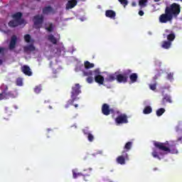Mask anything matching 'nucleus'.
Instances as JSON below:
<instances>
[{"label": "nucleus", "mask_w": 182, "mask_h": 182, "mask_svg": "<svg viewBox=\"0 0 182 182\" xmlns=\"http://www.w3.org/2000/svg\"><path fill=\"white\" fill-rule=\"evenodd\" d=\"M44 17L43 15H36L33 18V25L36 29H41L42 25L43 24Z\"/></svg>", "instance_id": "39448f33"}, {"label": "nucleus", "mask_w": 182, "mask_h": 182, "mask_svg": "<svg viewBox=\"0 0 182 182\" xmlns=\"http://www.w3.org/2000/svg\"><path fill=\"white\" fill-rule=\"evenodd\" d=\"M4 50H5L4 48L0 47V53H4Z\"/></svg>", "instance_id": "c03bdc74"}, {"label": "nucleus", "mask_w": 182, "mask_h": 182, "mask_svg": "<svg viewBox=\"0 0 182 182\" xmlns=\"http://www.w3.org/2000/svg\"><path fill=\"white\" fill-rule=\"evenodd\" d=\"M105 16L110 18L111 19H116V11L113 10H107L105 11Z\"/></svg>", "instance_id": "ddd939ff"}, {"label": "nucleus", "mask_w": 182, "mask_h": 182, "mask_svg": "<svg viewBox=\"0 0 182 182\" xmlns=\"http://www.w3.org/2000/svg\"><path fill=\"white\" fill-rule=\"evenodd\" d=\"M149 87H150L151 90H156V84H150Z\"/></svg>", "instance_id": "4c0bfd02"}, {"label": "nucleus", "mask_w": 182, "mask_h": 182, "mask_svg": "<svg viewBox=\"0 0 182 182\" xmlns=\"http://www.w3.org/2000/svg\"><path fill=\"white\" fill-rule=\"evenodd\" d=\"M154 146L156 147V149H158V150H160L161 151H166V153H171V154H177L178 153L176 144H169L168 141L164 143L154 141Z\"/></svg>", "instance_id": "f03ea898"}, {"label": "nucleus", "mask_w": 182, "mask_h": 182, "mask_svg": "<svg viewBox=\"0 0 182 182\" xmlns=\"http://www.w3.org/2000/svg\"><path fill=\"white\" fill-rule=\"evenodd\" d=\"M166 36L167 38V41L171 43V42H173V41L176 39V34H174V33H171L170 34H168V35L164 34V38H166Z\"/></svg>", "instance_id": "6ab92c4d"}, {"label": "nucleus", "mask_w": 182, "mask_h": 182, "mask_svg": "<svg viewBox=\"0 0 182 182\" xmlns=\"http://www.w3.org/2000/svg\"><path fill=\"white\" fill-rule=\"evenodd\" d=\"M159 154H163V153L161 152H159L157 151V149H154L153 151L151 153V156L154 158V159H158V160H161V158H160V156Z\"/></svg>", "instance_id": "b1692460"}, {"label": "nucleus", "mask_w": 182, "mask_h": 182, "mask_svg": "<svg viewBox=\"0 0 182 182\" xmlns=\"http://www.w3.org/2000/svg\"><path fill=\"white\" fill-rule=\"evenodd\" d=\"M102 113L105 114V116H109L110 114V107L107 104L102 105Z\"/></svg>", "instance_id": "9d476101"}, {"label": "nucleus", "mask_w": 182, "mask_h": 182, "mask_svg": "<svg viewBox=\"0 0 182 182\" xmlns=\"http://www.w3.org/2000/svg\"><path fill=\"white\" fill-rule=\"evenodd\" d=\"M0 100H4V94L0 93Z\"/></svg>", "instance_id": "a18cd8bd"}, {"label": "nucleus", "mask_w": 182, "mask_h": 182, "mask_svg": "<svg viewBox=\"0 0 182 182\" xmlns=\"http://www.w3.org/2000/svg\"><path fill=\"white\" fill-rule=\"evenodd\" d=\"M166 112V109L164 108H159L156 110V116L160 117V116H163L164 113Z\"/></svg>", "instance_id": "cd10ccee"}, {"label": "nucleus", "mask_w": 182, "mask_h": 182, "mask_svg": "<svg viewBox=\"0 0 182 182\" xmlns=\"http://www.w3.org/2000/svg\"><path fill=\"white\" fill-rule=\"evenodd\" d=\"M139 15L140 16H143V15H144V11H139Z\"/></svg>", "instance_id": "79ce46f5"}, {"label": "nucleus", "mask_w": 182, "mask_h": 182, "mask_svg": "<svg viewBox=\"0 0 182 182\" xmlns=\"http://www.w3.org/2000/svg\"><path fill=\"white\" fill-rule=\"evenodd\" d=\"M95 81L96 83H98V85H103L105 82V77L100 75H95Z\"/></svg>", "instance_id": "f3484780"}, {"label": "nucleus", "mask_w": 182, "mask_h": 182, "mask_svg": "<svg viewBox=\"0 0 182 182\" xmlns=\"http://www.w3.org/2000/svg\"><path fill=\"white\" fill-rule=\"evenodd\" d=\"M173 75L174 74H173L172 73H168L167 75V79H168V80H173Z\"/></svg>", "instance_id": "58836bf2"}, {"label": "nucleus", "mask_w": 182, "mask_h": 182, "mask_svg": "<svg viewBox=\"0 0 182 182\" xmlns=\"http://www.w3.org/2000/svg\"><path fill=\"white\" fill-rule=\"evenodd\" d=\"M119 2H120L121 5H123V6L124 8H126V6H127V5L129 4V1H127V0H118Z\"/></svg>", "instance_id": "2f4dec72"}, {"label": "nucleus", "mask_w": 182, "mask_h": 182, "mask_svg": "<svg viewBox=\"0 0 182 182\" xmlns=\"http://www.w3.org/2000/svg\"><path fill=\"white\" fill-rule=\"evenodd\" d=\"M52 12H53V9L50 6H46L43 9V14L44 15H48Z\"/></svg>", "instance_id": "412c9836"}, {"label": "nucleus", "mask_w": 182, "mask_h": 182, "mask_svg": "<svg viewBox=\"0 0 182 182\" xmlns=\"http://www.w3.org/2000/svg\"><path fill=\"white\" fill-rule=\"evenodd\" d=\"M126 160H129V154L126 151H123L122 155L117 158L116 161L118 164L123 166V164H126Z\"/></svg>", "instance_id": "423d86ee"}, {"label": "nucleus", "mask_w": 182, "mask_h": 182, "mask_svg": "<svg viewBox=\"0 0 182 182\" xmlns=\"http://www.w3.org/2000/svg\"><path fill=\"white\" fill-rule=\"evenodd\" d=\"M3 87H4V90L1 92V93H6V92H8V89H9L8 85H4Z\"/></svg>", "instance_id": "ea45409f"}, {"label": "nucleus", "mask_w": 182, "mask_h": 182, "mask_svg": "<svg viewBox=\"0 0 182 182\" xmlns=\"http://www.w3.org/2000/svg\"><path fill=\"white\" fill-rule=\"evenodd\" d=\"M16 83L17 86H22V85H23L22 78H17Z\"/></svg>", "instance_id": "f704fd0d"}, {"label": "nucleus", "mask_w": 182, "mask_h": 182, "mask_svg": "<svg viewBox=\"0 0 182 182\" xmlns=\"http://www.w3.org/2000/svg\"><path fill=\"white\" fill-rule=\"evenodd\" d=\"M132 146H133V142L128 141L127 144H125L124 146V151H126V153H127V151H129V150L132 149Z\"/></svg>", "instance_id": "393cba45"}, {"label": "nucleus", "mask_w": 182, "mask_h": 182, "mask_svg": "<svg viewBox=\"0 0 182 182\" xmlns=\"http://www.w3.org/2000/svg\"><path fill=\"white\" fill-rule=\"evenodd\" d=\"M166 103H173V100H171V96L168 95H165L161 101V105L166 106Z\"/></svg>", "instance_id": "9b49d317"}, {"label": "nucleus", "mask_w": 182, "mask_h": 182, "mask_svg": "<svg viewBox=\"0 0 182 182\" xmlns=\"http://www.w3.org/2000/svg\"><path fill=\"white\" fill-rule=\"evenodd\" d=\"M83 133L84 134H89V133H87L85 129L83 130Z\"/></svg>", "instance_id": "09e8293b"}, {"label": "nucleus", "mask_w": 182, "mask_h": 182, "mask_svg": "<svg viewBox=\"0 0 182 182\" xmlns=\"http://www.w3.org/2000/svg\"><path fill=\"white\" fill-rule=\"evenodd\" d=\"M161 46L163 49H170L171 48V43L168 41H164Z\"/></svg>", "instance_id": "4be33fe9"}, {"label": "nucleus", "mask_w": 182, "mask_h": 182, "mask_svg": "<svg viewBox=\"0 0 182 182\" xmlns=\"http://www.w3.org/2000/svg\"><path fill=\"white\" fill-rule=\"evenodd\" d=\"M92 75H93V71L90 70L88 72L86 71H83V76H90L87 78V83H93V78L92 76Z\"/></svg>", "instance_id": "f8f14e48"}, {"label": "nucleus", "mask_w": 182, "mask_h": 182, "mask_svg": "<svg viewBox=\"0 0 182 182\" xmlns=\"http://www.w3.org/2000/svg\"><path fill=\"white\" fill-rule=\"evenodd\" d=\"M31 35L29 34H26L24 36V41L27 43H29V42H31Z\"/></svg>", "instance_id": "473e14b6"}, {"label": "nucleus", "mask_w": 182, "mask_h": 182, "mask_svg": "<svg viewBox=\"0 0 182 182\" xmlns=\"http://www.w3.org/2000/svg\"><path fill=\"white\" fill-rule=\"evenodd\" d=\"M180 1H182V0H180Z\"/></svg>", "instance_id": "bf43d9fd"}, {"label": "nucleus", "mask_w": 182, "mask_h": 182, "mask_svg": "<svg viewBox=\"0 0 182 182\" xmlns=\"http://www.w3.org/2000/svg\"><path fill=\"white\" fill-rule=\"evenodd\" d=\"M48 41L53 43V45H56L58 43V39L53 34H50L48 36Z\"/></svg>", "instance_id": "5701e85b"}, {"label": "nucleus", "mask_w": 182, "mask_h": 182, "mask_svg": "<svg viewBox=\"0 0 182 182\" xmlns=\"http://www.w3.org/2000/svg\"><path fill=\"white\" fill-rule=\"evenodd\" d=\"M12 18L14 21L22 22V23H23V19H22V13L17 12L12 16Z\"/></svg>", "instance_id": "2eb2a0df"}, {"label": "nucleus", "mask_w": 182, "mask_h": 182, "mask_svg": "<svg viewBox=\"0 0 182 182\" xmlns=\"http://www.w3.org/2000/svg\"><path fill=\"white\" fill-rule=\"evenodd\" d=\"M136 6V3L133 2L132 3V6Z\"/></svg>", "instance_id": "603ef678"}, {"label": "nucleus", "mask_w": 182, "mask_h": 182, "mask_svg": "<svg viewBox=\"0 0 182 182\" xmlns=\"http://www.w3.org/2000/svg\"><path fill=\"white\" fill-rule=\"evenodd\" d=\"M41 90H42V88H41V87H39V86H36L34 88L35 93H41Z\"/></svg>", "instance_id": "e433bc0d"}, {"label": "nucleus", "mask_w": 182, "mask_h": 182, "mask_svg": "<svg viewBox=\"0 0 182 182\" xmlns=\"http://www.w3.org/2000/svg\"><path fill=\"white\" fill-rule=\"evenodd\" d=\"M146 2H147V0H139V5L140 6H146Z\"/></svg>", "instance_id": "c9c22d12"}, {"label": "nucleus", "mask_w": 182, "mask_h": 182, "mask_svg": "<svg viewBox=\"0 0 182 182\" xmlns=\"http://www.w3.org/2000/svg\"><path fill=\"white\" fill-rule=\"evenodd\" d=\"M49 109H52V107H51V106H49Z\"/></svg>", "instance_id": "6e6d98bb"}, {"label": "nucleus", "mask_w": 182, "mask_h": 182, "mask_svg": "<svg viewBox=\"0 0 182 182\" xmlns=\"http://www.w3.org/2000/svg\"><path fill=\"white\" fill-rule=\"evenodd\" d=\"M87 177H89V175H86Z\"/></svg>", "instance_id": "4d7b16f0"}, {"label": "nucleus", "mask_w": 182, "mask_h": 182, "mask_svg": "<svg viewBox=\"0 0 182 182\" xmlns=\"http://www.w3.org/2000/svg\"><path fill=\"white\" fill-rule=\"evenodd\" d=\"M165 32H166V33H173V31H171L170 30H168V29H166L165 30Z\"/></svg>", "instance_id": "37998d69"}, {"label": "nucleus", "mask_w": 182, "mask_h": 182, "mask_svg": "<svg viewBox=\"0 0 182 182\" xmlns=\"http://www.w3.org/2000/svg\"><path fill=\"white\" fill-rule=\"evenodd\" d=\"M154 2H160V0H154Z\"/></svg>", "instance_id": "864d4df0"}, {"label": "nucleus", "mask_w": 182, "mask_h": 182, "mask_svg": "<svg viewBox=\"0 0 182 182\" xmlns=\"http://www.w3.org/2000/svg\"><path fill=\"white\" fill-rule=\"evenodd\" d=\"M117 75H116V73L114 74H109L105 78V82H114V80H117Z\"/></svg>", "instance_id": "dca6fc26"}, {"label": "nucleus", "mask_w": 182, "mask_h": 182, "mask_svg": "<svg viewBox=\"0 0 182 182\" xmlns=\"http://www.w3.org/2000/svg\"><path fill=\"white\" fill-rule=\"evenodd\" d=\"M87 139L89 140V141H93V140H95V136H93V134H92L91 133H88Z\"/></svg>", "instance_id": "72a5a7b5"}, {"label": "nucleus", "mask_w": 182, "mask_h": 182, "mask_svg": "<svg viewBox=\"0 0 182 182\" xmlns=\"http://www.w3.org/2000/svg\"><path fill=\"white\" fill-rule=\"evenodd\" d=\"M2 95H4L3 99H8V97H11L12 96H14V93H12V92H11V91L2 92Z\"/></svg>", "instance_id": "c85d7f7f"}, {"label": "nucleus", "mask_w": 182, "mask_h": 182, "mask_svg": "<svg viewBox=\"0 0 182 182\" xmlns=\"http://www.w3.org/2000/svg\"><path fill=\"white\" fill-rule=\"evenodd\" d=\"M73 106H74L75 107H79V105H77V104H75V105H73Z\"/></svg>", "instance_id": "de8ad7c7"}, {"label": "nucleus", "mask_w": 182, "mask_h": 182, "mask_svg": "<svg viewBox=\"0 0 182 182\" xmlns=\"http://www.w3.org/2000/svg\"><path fill=\"white\" fill-rule=\"evenodd\" d=\"M21 72L26 75V76H32V70L28 65H24L21 67Z\"/></svg>", "instance_id": "6e6552de"}, {"label": "nucleus", "mask_w": 182, "mask_h": 182, "mask_svg": "<svg viewBox=\"0 0 182 182\" xmlns=\"http://www.w3.org/2000/svg\"><path fill=\"white\" fill-rule=\"evenodd\" d=\"M129 77L131 80V83H136L137 82V79H139V75H137V73H131L129 75Z\"/></svg>", "instance_id": "aec40b11"}, {"label": "nucleus", "mask_w": 182, "mask_h": 182, "mask_svg": "<svg viewBox=\"0 0 182 182\" xmlns=\"http://www.w3.org/2000/svg\"><path fill=\"white\" fill-rule=\"evenodd\" d=\"M80 87V85L78 83L72 87L71 99L68 100L67 104L65 105V109H68V107H70V105H73V103H75L76 100H79V97H77V96L82 93Z\"/></svg>", "instance_id": "7ed1b4c3"}, {"label": "nucleus", "mask_w": 182, "mask_h": 182, "mask_svg": "<svg viewBox=\"0 0 182 182\" xmlns=\"http://www.w3.org/2000/svg\"><path fill=\"white\" fill-rule=\"evenodd\" d=\"M131 73L132 70H127L122 74L117 75V82L119 83H127Z\"/></svg>", "instance_id": "20e7f679"}, {"label": "nucleus", "mask_w": 182, "mask_h": 182, "mask_svg": "<svg viewBox=\"0 0 182 182\" xmlns=\"http://www.w3.org/2000/svg\"><path fill=\"white\" fill-rule=\"evenodd\" d=\"M35 49H36L35 46L32 44H31L25 48V50H30V52H33V50H35Z\"/></svg>", "instance_id": "c756f323"}, {"label": "nucleus", "mask_w": 182, "mask_h": 182, "mask_svg": "<svg viewBox=\"0 0 182 182\" xmlns=\"http://www.w3.org/2000/svg\"><path fill=\"white\" fill-rule=\"evenodd\" d=\"M84 66L85 69H92V68H95V64L87 60L84 63Z\"/></svg>", "instance_id": "a878e982"}, {"label": "nucleus", "mask_w": 182, "mask_h": 182, "mask_svg": "<svg viewBox=\"0 0 182 182\" xmlns=\"http://www.w3.org/2000/svg\"><path fill=\"white\" fill-rule=\"evenodd\" d=\"M73 178H77V173L75 171L73 172Z\"/></svg>", "instance_id": "a19ab883"}, {"label": "nucleus", "mask_w": 182, "mask_h": 182, "mask_svg": "<svg viewBox=\"0 0 182 182\" xmlns=\"http://www.w3.org/2000/svg\"><path fill=\"white\" fill-rule=\"evenodd\" d=\"M46 30L48 31V32H53V23H50L48 27H46Z\"/></svg>", "instance_id": "7c9ffc66"}, {"label": "nucleus", "mask_w": 182, "mask_h": 182, "mask_svg": "<svg viewBox=\"0 0 182 182\" xmlns=\"http://www.w3.org/2000/svg\"><path fill=\"white\" fill-rule=\"evenodd\" d=\"M18 41V38L16 37V36H12L11 38V41L9 43V50H12L13 49H15L16 46V41Z\"/></svg>", "instance_id": "1a4fd4ad"}, {"label": "nucleus", "mask_w": 182, "mask_h": 182, "mask_svg": "<svg viewBox=\"0 0 182 182\" xmlns=\"http://www.w3.org/2000/svg\"><path fill=\"white\" fill-rule=\"evenodd\" d=\"M2 63H4V61H2V60L0 59V66L1 65H2Z\"/></svg>", "instance_id": "3c124183"}, {"label": "nucleus", "mask_w": 182, "mask_h": 182, "mask_svg": "<svg viewBox=\"0 0 182 182\" xmlns=\"http://www.w3.org/2000/svg\"><path fill=\"white\" fill-rule=\"evenodd\" d=\"M127 115L126 114H121L115 119V123L117 124H126L129 123V119H127Z\"/></svg>", "instance_id": "0eeeda50"}, {"label": "nucleus", "mask_w": 182, "mask_h": 182, "mask_svg": "<svg viewBox=\"0 0 182 182\" xmlns=\"http://www.w3.org/2000/svg\"><path fill=\"white\" fill-rule=\"evenodd\" d=\"M77 5V0L68 1L66 5V9H72Z\"/></svg>", "instance_id": "4468645a"}, {"label": "nucleus", "mask_w": 182, "mask_h": 182, "mask_svg": "<svg viewBox=\"0 0 182 182\" xmlns=\"http://www.w3.org/2000/svg\"><path fill=\"white\" fill-rule=\"evenodd\" d=\"M153 112V109L150 106H146L143 110L144 114H150Z\"/></svg>", "instance_id": "bb28decb"}, {"label": "nucleus", "mask_w": 182, "mask_h": 182, "mask_svg": "<svg viewBox=\"0 0 182 182\" xmlns=\"http://www.w3.org/2000/svg\"><path fill=\"white\" fill-rule=\"evenodd\" d=\"M181 12V6L177 3H173L165 8V14L159 16L161 23H167L171 22L173 18H177Z\"/></svg>", "instance_id": "f257e3e1"}, {"label": "nucleus", "mask_w": 182, "mask_h": 182, "mask_svg": "<svg viewBox=\"0 0 182 182\" xmlns=\"http://www.w3.org/2000/svg\"><path fill=\"white\" fill-rule=\"evenodd\" d=\"M77 177H79V176H83V175L82 173H77Z\"/></svg>", "instance_id": "8fccbe9b"}, {"label": "nucleus", "mask_w": 182, "mask_h": 182, "mask_svg": "<svg viewBox=\"0 0 182 182\" xmlns=\"http://www.w3.org/2000/svg\"><path fill=\"white\" fill-rule=\"evenodd\" d=\"M19 25H22V22H19L16 20H11L9 22V26H10V28H16V26H19Z\"/></svg>", "instance_id": "a211bd4d"}, {"label": "nucleus", "mask_w": 182, "mask_h": 182, "mask_svg": "<svg viewBox=\"0 0 182 182\" xmlns=\"http://www.w3.org/2000/svg\"><path fill=\"white\" fill-rule=\"evenodd\" d=\"M95 72H97V70H95Z\"/></svg>", "instance_id": "13d9d810"}, {"label": "nucleus", "mask_w": 182, "mask_h": 182, "mask_svg": "<svg viewBox=\"0 0 182 182\" xmlns=\"http://www.w3.org/2000/svg\"><path fill=\"white\" fill-rule=\"evenodd\" d=\"M45 103H49V100L45 101Z\"/></svg>", "instance_id": "5fc2aeb1"}, {"label": "nucleus", "mask_w": 182, "mask_h": 182, "mask_svg": "<svg viewBox=\"0 0 182 182\" xmlns=\"http://www.w3.org/2000/svg\"><path fill=\"white\" fill-rule=\"evenodd\" d=\"M53 73H54V75H56V73H58V70H54Z\"/></svg>", "instance_id": "49530a36"}]
</instances>
